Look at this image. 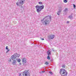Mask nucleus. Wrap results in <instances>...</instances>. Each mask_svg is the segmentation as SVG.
<instances>
[{"instance_id": "11", "label": "nucleus", "mask_w": 76, "mask_h": 76, "mask_svg": "<svg viewBox=\"0 0 76 76\" xmlns=\"http://www.w3.org/2000/svg\"><path fill=\"white\" fill-rule=\"evenodd\" d=\"M6 49L7 50V51L6 52V53H8V52L10 51V50L9 49V48H8V46H6Z\"/></svg>"}, {"instance_id": "14", "label": "nucleus", "mask_w": 76, "mask_h": 76, "mask_svg": "<svg viewBox=\"0 0 76 76\" xmlns=\"http://www.w3.org/2000/svg\"><path fill=\"white\" fill-rule=\"evenodd\" d=\"M47 58L48 60H50V58H51L50 56L48 55L47 57Z\"/></svg>"}, {"instance_id": "12", "label": "nucleus", "mask_w": 76, "mask_h": 76, "mask_svg": "<svg viewBox=\"0 0 76 76\" xmlns=\"http://www.w3.org/2000/svg\"><path fill=\"white\" fill-rule=\"evenodd\" d=\"M72 14H73L72 13L71 15H69V19H73V16H72Z\"/></svg>"}, {"instance_id": "3", "label": "nucleus", "mask_w": 76, "mask_h": 76, "mask_svg": "<svg viewBox=\"0 0 76 76\" xmlns=\"http://www.w3.org/2000/svg\"><path fill=\"white\" fill-rule=\"evenodd\" d=\"M19 2H18L16 4L19 7H21V8H22V5L23 4H24V1H25V0H18Z\"/></svg>"}, {"instance_id": "8", "label": "nucleus", "mask_w": 76, "mask_h": 76, "mask_svg": "<svg viewBox=\"0 0 76 76\" xmlns=\"http://www.w3.org/2000/svg\"><path fill=\"white\" fill-rule=\"evenodd\" d=\"M54 37H55L54 35H50L48 37V39H53L54 38Z\"/></svg>"}, {"instance_id": "20", "label": "nucleus", "mask_w": 76, "mask_h": 76, "mask_svg": "<svg viewBox=\"0 0 76 76\" xmlns=\"http://www.w3.org/2000/svg\"><path fill=\"white\" fill-rule=\"evenodd\" d=\"M47 17H45V18H44L41 21H43L45 19H46L47 18Z\"/></svg>"}, {"instance_id": "26", "label": "nucleus", "mask_w": 76, "mask_h": 76, "mask_svg": "<svg viewBox=\"0 0 76 76\" xmlns=\"http://www.w3.org/2000/svg\"><path fill=\"white\" fill-rule=\"evenodd\" d=\"M51 61H53V59H52L50 60Z\"/></svg>"}, {"instance_id": "21", "label": "nucleus", "mask_w": 76, "mask_h": 76, "mask_svg": "<svg viewBox=\"0 0 76 76\" xmlns=\"http://www.w3.org/2000/svg\"><path fill=\"white\" fill-rule=\"evenodd\" d=\"M38 3L39 4H42V3L41 2H39Z\"/></svg>"}, {"instance_id": "2", "label": "nucleus", "mask_w": 76, "mask_h": 76, "mask_svg": "<svg viewBox=\"0 0 76 76\" xmlns=\"http://www.w3.org/2000/svg\"><path fill=\"white\" fill-rule=\"evenodd\" d=\"M67 72L66 70L62 68L60 69L59 74L61 76H67Z\"/></svg>"}, {"instance_id": "10", "label": "nucleus", "mask_w": 76, "mask_h": 76, "mask_svg": "<svg viewBox=\"0 0 76 76\" xmlns=\"http://www.w3.org/2000/svg\"><path fill=\"white\" fill-rule=\"evenodd\" d=\"M63 12H64V13H66L68 12V9L66 8L64 10Z\"/></svg>"}, {"instance_id": "4", "label": "nucleus", "mask_w": 76, "mask_h": 76, "mask_svg": "<svg viewBox=\"0 0 76 76\" xmlns=\"http://www.w3.org/2000/svg\"><path fill=\"white\" fill-rule=\"evenodd\" d=\"M35 7L37 9V12H38V13H39V12H40L41 10H42V9H43L44 7V6L42 5L41 6H36Z\"/></svg>"}, {"instance_id": "22", "label": "nucleus", "mask_w": 76, "mask_h": 76, "mask_svg": "<svg viewBox=\"0 0 76 76\" xmlns=\"http://www.w3.org/2000/svg\"><path fill=\"white\" fill-rule=\"evenodd\" d=\"M73 6L74 8L75 9V7H76V5H75V4H73Z\"/></svg>"}, {"instance_id": "1", "label": "nucleus", "mask_w": 76, "mask_h": 76, "mask_svg": "<svg viewBox=\"0 0 76 76\" xmlns=\"http://www.w3.org/2000/svg\"><path fill=\"white\" fill-rule=\"evenodd\" d=\"M20 56V55L19 54H14L12 56L11 58H12V60L14 61L12 62V64L13 65H16V63L18 60V58H19Z\"/></svg>"}, {"instance_id": "24", "label": "nucleus", "mask_w": 76, "mask_h": 76, "mask_svg": "<svg viewBox=\"0 0 76 76\" xmlns=\"http://www.w3.org/2000/svg\"><path fill=\"white\" fill-rule=\"evenodd\" d=\"M12 58H11V59H10V60H8V61H10V62H11V61H12Z\"/></svg>"}, {"instance_id": "19", "label": "nucleus", "mask_w": 76, "mask_h": 76, "mask_svg": "<svg viewBox=\"0 0 76 76\" xmlns=\"http://www.w3.org/2000/svg\"><path fill=\"white\" fill-rule=\"evenodd\" d=\"M45 64H46V65H48V62H46L45 63Z\"/></svg>"}, {"instance_id": "18", "label": "nucleus", "mask_w": 76, "mask_h": 76, "mask_svg": "<svg viewBox=\"0 0 76 76\" xmlns=\"http://www.w3.org/2000/svg\"><path fill=\"white\" fill-rule=\"evenodd\" d=\"M62 67L63 68H66V66L64 64H63L62 66Z\"/></svg>"}, {"instance_id": "9", "label": "nucleus", "mask_w": 76, "mask_h": 76, "mask_svg": "<svg viewBox=\"0 0 76 76\" xmlns=\"http://www.w3.org/2000/svg\"><path fill=\"white\" fill-rule=\"evenodd\" d=\"M51 52L50 51V50H48L47 52V53L48 55V56H51Z\"/></svg>"}, {"instance_id": "7", "label": "nucleus", "mask_w": 76, "mask_h": 76, "mask_svg": "<svg viewBox=\"0 0 76 76\" xmlns=\"http://www.w3.org/2000/svg\"><path fill=\"white\" fill-rule=\"evenodd\" d=\"M22 61L23 62V65L24 66H26V64H25V63H26V59L25 58H24L23 59Z\"/></svg>"}, {"instance_id": "5", "label": "nucleus", "mask_w": 76, "mask_h": 76, "mask_svg": "<svg viewBox=\"0 0 76 76\" xmlns=\"http://www.w3.org/2000/svg\"><path fill=\"white\" fill-rule=\"evenodd\" d=\"M30 76V73L28 71H24L20 74V76Z\"/></svg>"}, {"instance_id": "28", "label": "nucleus", "mask_w": 76, "mask_h": 76, "mask_svg": "<svg viewBox=\"0 0 76 76\" xmlns=\"http://www.w3.org/2000/svg\"><path fill=\"white\" fill-rule=\"evenodd\" d=\"M45 72V71H42V73H44V72Z\"/></svg>"}, {"instance_id": "6", "label": "nucleus", "mask_w": 76, "mask_h": 76, "mask_svg": "<svg viewBox=\"0 0 76 76\" xmlns=\"http://www.w3.org/2000/svg\"><path fill=\"white\" fill-rule=\"evenodd\" d=\"M44 25H48L49 23V20L47 19H45V20L44 21Z\"/></svg>"}, {"instance_id": "13", "label": "nucleus", "mask_w": 76, "mask_h": 76, "mask_svg": "<svg viewBox=\"0 0 76 76\" xmlns=\"http://www.w3.org/2000/svg\"><path fill=\"white\" fill-rule=\"evenodd\" d=\"M61 12V10H59V11H58V12L57 13V14L58 15H60V12Z\"/></svg>"}, {"instance_id": "16", "label": "nucleus", "mask_w": 76, "mask_h": 76, "mask_svg": "<svg viewBox=\"0 0 76 76\" xmlns=\"http://www.w3.org/2000/svg\"><path fill=\"white\" fill-rule=\"evenodd\" d=\"M59 10L61 11L62 10H63V8L62 7H60L59 8Z\"/></svg>"}, {"instance_id": "31", "label": "nucleus", "mask_w": 76, "mask_h": 76, "mask_svg": "<svg viewBox=\"0 0 76 76\" xmlns=\"http://www.w3.org/2000/svg\"><path fill=\"white\" fill-rule=\"evenodd\" d=\"M75 9L76 10V7H75Z\"/></svg>"}, {"instance_id": "30", "label": "nucleus", "mask_w": 76, "mask_h": 76, "mask_svg": "<svg viewBox=\"0 0 76 76\" xmlns=\"http://www.w3.org/2000/svg\"><path fill=\"white\" fill-rule=\"evenodd\" d=\"M41 40H44V39H43V38H42L41 39Z\"/></svg>"}, {"instance_id": "29", "label": "nucleus", "mask_w": 76, "mask_h": 76, "mask_svg": "<svg viewBox=\"0 0 76 76\" xmlns=\"http://www.w3.org/2000/svg\"><path fill=\"white\" fill-rule=\"evenodd\" d=\"M21 64H21V63H20V64H19V65H20V66H21Z\"/></svg>"}, {"instance_id": "27", "label": "nucleus", "mask_w": 76, "mask_h": 76, "mask_svg": "<svg viewBox=\"0 0 76 76\" xmlns=\"http://www.w3.org/2000/svg\"><path fill=\"white\" fill-rule=\"evenodd\" d=\"M66 23H69V21H67L66 22Z\"/></svg>"}, {"instance_id": "15", "label": "nucleus", "mask_w": 76, "mask_h": 76, "mask_svg": "<svg viewBox=\"0 0 76 76\" xmlns=\"http://www.w3.org/2000/svg\"><path fill=\"white\" fill-rule=\"evenodd\" d=\"M46 17H47V18H46V19H47L48 18L47 17H48L49 19H51V16H49V15L46 16Z\"/></svg>"}, {"instance_id": "17", "label": "nucleus", "mask_w": 76, "mask_h": 76, "mask_svg": "<svg viewBox=\"0 0 76 76\" xmlns=\"http://www.w3.org/2000/svg\"><path fill=\"white\" fill-rule=\"evenodd\" d=\"M20 61H21L20 59H18V60H17V61L18 63H20Z\"/></svg>"}, {"instance_id": "25", "label": "nucleus", "mask_w": 76, "mask_h": 76, "mask_svg": "<svg viewBox=\"0 0 76 76\" xmlns=\"http://www.w3.org/2000/svg\"><path fill=\"white\" fill-rule=\"evenodd\" d=\"M49 73H50V75H53V72H51V71H50L49 72Z\"/></svg>"}, {"instance_id": "23", "label": "nucleus", "mask_w": 76, "mask_h": 76, "mask_svg": "<svg viewBox=\"0 0 76 76\" xmlns=\"http://www.w3.org/2000/svg\"><path fill=\"white\" fill-rule=\"evenodd\" d=\"M64 3H67V0H64Z\"/></svg>"}]
</instances>
